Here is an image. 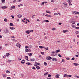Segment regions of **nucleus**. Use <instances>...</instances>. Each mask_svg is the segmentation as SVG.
<instances>
[{
    "instance_id": "1",
    "label": "nucleus",
    "mask_w": 79,
    "mask_h": 79,
    "mask_svg": "<svg viewBox=\"0 0 79 79\" xmlns=\"http://www.w3.org/2000/svg\"><path fill=\"white\" fill-rule=\"evenodd\" d=\"M52 59H53V58H52V57H51L50 56L46 57V60H50Z\"/></svg>"
},
{
    "instance_id": "2",
    "label": "nucleus",
    "mask_w": 79,
    "mask_h": 79,
    "mask_svg": "<svg viewBox=\"0 0 79 79\" xmlns=\"http://www.w3.org/2000/svg\"><path fill=\"white\" fill-rule=\"evenodd\" d=\"M16 46H17V47H18L20 48V47H21V45H20V44H19V43H17Z\"/></svg>"
},
{
    "instance_id": "3",
    "label": "nucleus",
    "mask_w": 79,
    "mask_h": 79,
    "mask_svg": "<svg viewBox=\"0 0 79 79\" xmlns=\"http://www.w3.org/2000/svg\"><path fill=\"white\" fill-rule=\"evenodd\" d=\"M25 62V60H23L22 61H21V64H24Z\"/></svg>"
},
{
    "instance_id": "4",
    "label": "nucleus",
    "mask_w": 79,
    "mask_h": 79,
    "mask_svg": "<svg viewBox=\"0 0 79 79\" xmlns=\"http://www.w3.org/2000/svg\"><path fill=\"white\" fill-rule=\"evenodd\" d=\"M73 64L75 66H78L79 65V64L77 63H73Z\"/></svg>"
},
{
    "instance_id": "5",
    "label": "nucleus",
    "mask_w": 79,
    "mask_h": 79,
    "mask_svg": "<svg viewBox=\"0 0 79 79\" xmlns=\"http://www.w3.org/2000/svg\"><path fill=\"white\" fill-rule=\"evenodd\" d=\"M30 61H35V59H34V58H31L30 59Z\"/></svg>"
},
{
    "instance_id": "6",
    "label": "nucleus",
    "mask_w": 79,
    "mask_h": 79,
    "mask_svg": "<svg viewBox=\"0 0 79 79\" xmlns=\"http://www.w3.org/2000/svg\"><path fill=\"white\" fill-rule=\"evenodd\" d=\"M52 61H56V62H57V59L56 58H53V59H52Z\"/></svg>"
},
{
    "instance_id": "7",
    "label": "nucleus",
    "mask_w": 79,
    "mask_h": 79,
    "mask_svg": "<svg viewBox=\"0 0 79 79\" xmlns=\"http://www.w3.org/2000/svg\"><path fill=\"white\" fill-rule=\"evenodd\" d=\"M45 16L48 17H52V16L48 15V14H46L45 15Z\"/></svg>"
},
{
    "instance_id": "8",
    "label": "nucleus",
    "mask_w": 79,
    "mask_h": 79,
    "mask_svg": "<svg viewBox=\"0 0 79 79\" xmlns=\"http://www.w3.org/2000/svg\"><path fill=\"white\" fill-rule=\"evenodd\" d=\"M1 8H2V9H6L8 8V7H6V6L1 7Z\"/></svg>"
},
{
    "instance_id": "9",
    "label": "nucleus",
    "mask_w": 79,
    "mask_h": 79,
    "mask_svg": "<svg viewBox=\"0 0 79 79\" xmlns=\"http://www.w3.org/2000/svg\"><path fill=\"white\" fill-rule=\"evenodd\" d=\"M25 33L27 34H30V31H28V30H27L25 31Z\"/></svg>"
},
{
    "instance_id": "10",
    "label": "nucleus",
    "mask_w": 79,
    "mask_h": 79,
    "mask_svg": "<svg viewBox=\"0 0 79 79\" xmlns=\"http://www.w3.org/2000/svg\"><path fill=\"white\" fill-rule=\"evenodd\" d=\"M26 64L28 65H29L30 66L32 65V64H31V63H30L29 62H28V63H26Z\"/></svg>"
},
{
    "instance_id": "11",
    "label": "nucleus",
    "mask_w": 79,
    "mask_h": 79,
    "mask_svg": "<svg viewBox=\"0 0 79 79\" xmlns=\"http://www.w3.org/2000/svg\"><path fill=\"white\" fill-rule=\"evenodd\" d=\"M5 34H7L9 32L8 30L6 29V30L4 31Z\"/></svg>"
},
{
    "instance_id": "12",
    "label": "nucleus",
    "mask_w": 79,
    "mask_h": 79,
    "mask_svg": "<svg viewBox=\"0 0 79 79\" xmlns=\"http://www.w3.org/2000/svg\"><path fill=\"white\" fill-rule=\"evenodd\" d=\"M56 77L57 78H59V74H57L56 75Z\"/></svg>"
},
{
    "instance_id": "13",
    "label": "nucleus",
    "mask_w": 79,
    "mask_h": 79,
    "mask_svg": "<svg viewBox=\"0 0 79 79\" xmlns=\"http://www.w3.org/2000/svg\"><path fill=\"white\" fill-rule=\"evenodd\" d=\"M28 56H32V53H28Z\"/></svg>"
},
{
    "instance_id": "14",
    "label": "nucleus",
    "mask_w": 79,
    "mask_h": 79,
    "mask_svg": "<svg viewBox=\"0 0 79 79\" xmlns=\"http://www.w3.org/2000/svg\"><path fill=\"white\" fill-rule=\"evenodd\" d=\"M9 55H10V53H6V55L5 56H6L7 57H8L9 56Z\"/></svg>"
},
{
    "instance_id": "15",
    "label": "nucleus",
    "mask_w": 79,
    "mask_h": 79,
    "mask_svg": "<svg viewBox=\"0 0 79 79\" xmlns=\"http://www.w3.org/2000/svg\"><path fill=\"white\" fill-rule=\"evenodd\" d=\"M22 17V16L20 15H17V17L18 18H21Z\"/></svg>"
},
{
    "instance_id": "16",
    "label": "nucleus",
    "mask_w": 79,
    "mask_h": 79,
    "mask_svg": "<svg viewBox=\"0 0 79 79\" xmlns=\"http://www.w3.org/2000/svg\"><path fill=\"white\" fill-rule=\"evenodd\" d=\"M39 48H40L42 49H43V48H44V46H39Z\"/></svg>"
},
{
    "instance_id": "17",
    "label": "nucleus",
    "mask_w": 79,
    "mask_h": 79,
    "mask_svg": "<svg viewBox=\"0 0 79 79\" xmlns=\"http://www.w3.org/2000/svg\"><path fill=\"white\" fill-rule=\"evenodd\" d=\"M23 6V4H20L19 5L17 6V7H21Z\"/></svg>"
},
{
    "instance_id": "18",
    "label": "nucleus",
    "mask_w": 79,
    "mask_h": 79,
    "mask_svg": "<svg viewBox=\"0 0 79 79\" xmlns=\"http://www.w3.org/2000/svg\"><path fill=\"white\" fill-rule=\"evenodd\" d=\"M10 29L11 30H13L15 29V28L12 27H10Z\"/></svg>"
},
{
    "instance_id": "19",
    "label": "nucleus",
    "mask_w": 79,
    "mask_h": 79,
    "mask_svg": "<svg viewBox=\"0 0 79 79\" xmlns=\"http://www.w3.org/2000/svg\"><path fill=\"white\" fill-rule=\"evenodd\" d=\"M44 66H47V63H46V62H44Z\"/></svg>"
},
{
    "instance_id": "20",
    "label": "nucleus",
    "mask_w": 79,
    "mask_h": 79,
    "mask_svg": "<svg viewBox=\"0 0 79 79\" xmlns=\"http://www.w3.org/2000/svg\"><path fill=\"white\" fill-rule=\"evenodd\" d=\"M1 2L2 3L4 4L5 3V0H1Z\"/></svg>"
},
{
    "instance_id": "21",
    "label": "nucleus",
    "mask_w": 79,
    "mask_h": 79,
    "mask_svg": "<svg viewBox=\"0 0 79 79\" xmlns=\"http://www.w3.org/2000/svg\"><path fill=\"white\" fill-rule=\"evenodd\" d=\"M29 49H25V52H28L29 51ZM29 51H30V50H29Z\"/></svg>"
},
{
    "instance_id": "22",
    "label": "nucleus",
    "mask_w": 79,
    "mask_h": 79,
    "mask_svg": "<svg viewBox=\"0 0 79 79\" xmlns=\"http://www.w3.org/2000/svg\"><path fill=\"white\" fill-rule=\"evenodd\" d=\"M60 52V50H56L55 52H56L57 53H59Z\"/></svg>"
},
{
    "instance_id": "23",
    "label": "nucleus",
    "mask_w": 79,
    "mask_h": 79,
    "mask_svg": "<svg viewBox=\"0 0 79 79\" xmlns=\"http://www.w3.org/2000/svg\"><path fill=\"white\" fill-rule=\"evenodd\" d=\"M44 49L46 50H48V47H47V48L44 47Z\"/></svg>"
},
{
    "instance_id": "24",
    "label": "nucleus",
    "mask_w": 79,
    "mask_h": 79,
    "mask_svg": "<svg viewBox=\"0 0 79 79\" xmlns=\"http://www.w3.org/2000/svg\"><path fill=\"white\" fill-rule=\"evenodd\" d=\"M44 22H49V21H48L47 20H44Z\"/></svg>"
},
{
    "instance_id": "25",
    "label": "nucleus",
    "mask_w": 79,
    "mask_h": 79,
    "mask_svg": "<svg viewBox=\"0 0 79 79\" xmlns=\"http://www.w3.org/2000/svg\"><path fill=\"white\" fill-rule=\"evenodd\" d=\"M70 23L73 24H75V23L74 22V21H71Z\"/></svg>"
},
{
    "instance_id": "26",
    "label": "nucleus",
    "mask_w": 79,
    "mask_h": 79,
    "mask_svg": "<svg viewBox=\"0 0 79 79\" xmlns=\"http://www.w3.org/2000/svg\"><path fill=\"white\" fill-rule=\"evenodd\" d=\"M49 73L48 72H46V73H45V74H44V75L45 76H47L48 75V74Z\"/></svg>"
},
{
    "instance_id": "27",
    "label": "nucleus",
    "mask_w": 79,
    "mask_h": 79,
    "mask_svg": "<svg viewBox=\"0 0 79 79\" xmlns=\"http://www.w3.org/2000/svg\"><path fill=\"white\" fill-rule=\"evenodd\" d=\"M36 68L37 69V70L40 69V67H36Z\"/></svg>"
},
{
    "instance_id": "28",
    "label": "nucleus",
    "mask_w": 79,
    "mask_h": 79,
    "mask_svg": "<svg viewBox=\"0 0 79 79\" xmlns=\"http://www.w3.org/2000/svg\"><path fill=\"white\" fill-rule=\"evenodd\" d=\"M15 8V6H13L11 7V8L12 9H14Z\"/></svg>"
},
{
    "instance_id": "29",
    "label": "nucleus",
    "mask_w": 79,
    "mask_h": 79,
    "mask_svg": "<svg viewBox=\"0 0 79 79\" xmlns=\"http://www.w3.org/2000/svg\"><path fill=\"white\" fill-rule=\"evenodd\" d=\"M4 21H5V22H7V21H8V20L7 19H6V18L4 19Z\"/></svg>"
},
{
    "instance_id": "30",
    "label": "nucleus",
    "mask_w": 79,
    "mask_h": 79,
    "mask_svg": "<svg viewBox=\"0 0 79 79\" xmlns=\"http://www.w3.org/2000/svg\"><path fill=\"white\" fill-rule=\"evenodd\" d=\"M10 26H14V24L12 23H10Z\"/></svg>"
},
{
    "instance_id": "31",
    "label": "nucleus",
    "mask_w": 79,
    "mask_h": 79,
    "mask_svg": "<svg viewBox=\"0 0 79 79\" xmlns=\"http://www.w3.org/2000/svg\"><path fill=\"white\" fill-rule=\"evenodd\" d=\"M6 73H10V71L8 70H7V71H6Z\"/></svg>"
},
{
    "instance_id": "32",
    "label": "nucleus",
    "mask_w": 79,
    "mask_h": 79,
    "mask_svg": "<svg viewBox=\"0 0 79 79\" xmlns=\"http://www.w3.org/2000/svg\"><path fill=\"white\" fill-rule=\"evenodd\" d=\"M36 63L37 64L36 65H40V63H37L36 62L35 63V64H36Z\"/></svg>"
},
{
    "instance_id": "33",
    "label": "nucleus",
    "mask_w": 79,
    "mask_h": 79,
    "mask_svg": "<svg viewBox=\"0 0 79 79\" xmlns=\"http://www.w3.org/2000/svg\"><path fill=\"white\" fill-rule=\"evenodd\" d=\"M75 77H76V78H79V76L77 75H75Z\"/></svg>"
},
{
    "instance_id": "34",
    "label": "nucleus",
    "mask_w": 79,
    "mask_h": 79,
    "mask_svg": "<svg viewBox=\"0 0 79 79\" xmlns=\"http://www.w3.org/2000/svg\"><path fill=\"white\" fill-rule=\"evenodd\" d=\"M33 31H34L33 30H31L28 31H29L31 32H32Z\"/></svg>"
},
{
    "instance_id": "35",
    "label": "nucleus",
    "mask_w": 79,
    "mask_h": 79,
    "mask_svg": "<svg viewBox=\"0 0 79 79\" xmlns=\"http://www.w3.org/2000/svg\"><path fill=\"white\" fill-rule=\"evenodd\" d=\"M63 33H65L66 32H67V31H66V30H63Z\"/></svg>"
},
{
    "instance_id": "36",
    "label": "nucleus",
    "mask_w": 79,
    "mask_h": 79,
    "mask_svg": "<svg viewBox=\"0 0 79 79\" xmlns=\"http://www.w3.org/2000/svg\"><path fill=\"white\" fill-rule=\"evenodd\" d=\"M72 76V75H68L67 76V77H71Z\"/></svg>"
},
{
    "instance_id": "37",
    "label": "nucleus",
    "mask_w": 79,
    "mask_h": 79,
    "mask_svg": "<svg viewBox=\"0 0 79 79\" xmlns=\"http://www.w3.org/2000/svg\"><path fill=\"white\" fill-rule=\"evenodd\" d=\"M16 2H17L16 0H14V1H13V2H13V3H14Z\"/></svg>"
},
{
    "instance_id": "38",
    "label": "nucleus",
    "mask_w": 79,
    "mask_h": 79,
    "mask_svg": "<svg viewBox=\"0 0 79 79\" xmlns=\"http://www.w3.org/2000/svg\"><path fill=\"white\" fill-rule=\"evenodd\" d=\"M48 77H51V75L48 74Z\"/></svg>"
},
{
    "instance_id": "39",
    "label": "nucleus",
    "mask_w": 79,
    "mask_h": 79,
    "mask_svg": "<svg viewBox=\"0 0 79 79\" xmlns=\"http://www.w3.org/2000/svg\"><path fill=\"white\" fill-rule=\"evenodd\" d=\"M58 56L60 57H62V56H61V55L60 54H58Z\"/></svg>"
},
{
    "instance_id": "40",
    "label": "nucleus",
    "mask_w": 79,
    "mask_h": 79,
    "mask_svg": "<svg viewBox=\"0 0 79 79\" xmlns=\"http://www.w3.org/2000/svg\"><path fill=\"white\" fill-rule=\"evenodd\" d=\"M63 4H64V5L65 6H67V4L65 2H64V3H63Z\"/></svg>"
},
{
    "instance_id": "41",
    "label": "nucleus",
    "mask_w": 79,
    "mask_h": 79,
    "mask_svg": "<svg viewBox=\"0 0 79 79\" xmlns=\"http://www.w3.org/2000/svg\"><path fill=\"white\" fill-rule=\"evenodd\" d=\"M77 13V12H76V11H73L72 12L73 14H76Z\"/></svg>"
},
{
    "instance_id": "42",
    "label": "nucleus",
    "mask_w": 79,
    "mask_h": 79,
    "mask_svg": "<svg viewBox=\"0 0 79 79\" xmlns=\"http://www.w3.org/2000/svg\"><path fill=\"white\" fill-rule=\"evenodd\" d=\"M68 76H69V75H67L66 74H65L64 75V77H66Z\"/></svg>"
},
{
    "instance_id": "43",
    "label": "nucleus",
    "mask_w": 79,
    "mask_h": 79,
    "mask_svg": "<svg viewBox=\"0 0 79 79\" xmlns=\"http://www.w3.org/2000/svg\"><path fill=\"white\" fill-rule=\"evenodd\" d=\"M55 56V55H54V54H53V53L52 54V56L54 57Z\"/></svg>"
},
{
    "instance_id": "44",
    "label": "nucleus",
    "mask_w": 79,
    "mask_h": 79,
    "mask_svg": "<svg viewBox=\"0 0 79 79\" xmlns=\"http://www.w3.org/2000/svg\"><path fill=\"white\" fill-rule=\"evenodd\" d=\"M79 32L78 31H76V34H78L79 33Z\"/></svg>"
},
{
    "instance_id": "45",
    "label": "nucleus",
    "mask_w": 79,
    "mask_h": 79,
    "mask_svg": "<svg viewBox=\"0 0 79 79\" xmlns=\"http://www.w3.org/2000/svg\"><path fill=\"white\" fill-rule=\"evenodd\" d=\"M75 27H76V26L75 25H72V27L73 28H75Z\"/></svg>"
},
{
    "instance_id": "46",
    "label": "nucleus",
    "mask_w": 79,
    "mask_h": 79,
    "mask_svg": "<svg viewBox=\"0 0 79 79\" xmlns=\"http://www.w3.org/2000/svg\"><path fill=\"white\" fill-rule=\"evenodd\" d=\"M21 1H22V0H18V1H17V2H21Z\"/></svg>"
},
{
    "instance_id": "47",
    "label": "nucleus",
    "mask_w": 79,
    "mask_h": 79,
    "mask_svg": "<svg viewBox=\"0 0 79 79\" xmlns=\"http://www.w3.org/2000/svg\"><path fill=\"white\" fill-rule=\"evenodd\" d=\"M36 69V68H35V67H32V69Z\"/></svg>"
},
{
    "instance_id": "48",
    "label": "nucleus",
    "mask_w": 79,
    "mask_h": 79,
    "mask_svg": "<svg viewBox=\"0 0 79 79\" xmlns=\"http://www.w3.org/2000/svg\"><path fill=\"white\" fill-rule=\"evenodd\" d=\"M74 57H73V58H72V59H71V60H74Z\"/></svg>"
},
{
    "instance_id": "49",
    "label": "nucleus",
    "mask_w": 79,
    "mask_h": 79,
    "mask_svg": "<svg viewBox=\"0 0 79 79\" xmlns=\"http://www.w3.org/2000/svg\"><path fill=\"white\" fill-rule=\"evenodd\" d=\"M75 29H79V27H75Z\"/></svg>"
},
{
    "instance_id": "50",
    "label": "nucleus",
    "mask_w": 79,
    "mask_h": 79,
    "mask_svg": "<svg viewBox=\"0 0 79 79\" xmlns=\"http://www.w3.org/2000/svg\"><path fill=\"white\" fill-rule=\"evenodd\" d=\"M58 14L57 13H54V15H57Z\"/></svg>"
},
{
    "instance_id": "51",
    "label": "nucleus",
    "mask_w": 79,
    "mask_h": 79,
    "mask_svg": "<svg viewBox=\"0 0 79 79\" xmlns=\"http://www.w3.org/2000/svg\"><path fill=\"white\" fill-rule=\"evenodd\" d=\"M7 79H11V78L10 77H7Z\"/></svg>"
},
{
    "instance_id": "52",
    "label": "nucleus",
    "mask_w": 79,
    "mask_h": 79,
    "mask_svg": "<svg viewBox=\"0 0 79 79\" xmlns=\"http://www.w3.org/2000/svg\"><path fill=\"white\" fill-rule=\"evenodd\" d=\"M40 52L41 54H42V55H44V52Z\"/></svg>"
},
{
    "instance_id": "53",
    "label": "nucleus",
    "mask_w": 79,
    "mask_h": 79,
    "mask_svg": "<svg viewBox=\"0 0 79 79\" xmlns=\"http://www.w3.org/2000/svg\"><path fill=\"white\" fill-rule=\"evenodd\" d=\"M11 17L12 18V19H14V17L13 15H11Z\"/></svg>"
},
{
    "instance_id": "54",
    "label": "nucleus",
    "mask_w": 79,
    "mask_h": 79,
    "mask_svg": "<svg viewBox=\"0 0 79 79\" xmlns=\"http://www.w3.org/2000/svg\"><path fill=\"white\" fill-rule=\"evenodd\" d=\"M69 5L71 6L72 5V4H71V2H69Z\"/></svg>"
},
{
    "instance_id": "55",
    "label": "nucleus",
    "mask_w": 79,
    "mask_h": 79,
    "mask_svg": "<svg viewBox=\"0 0 79 79\" xmlns=\"http://www.w3.org/2000/svg\"><path fill=\"white\" fill-rule=\"evenodd\" d=\"M62 24V23H59V25H61Z\"/></svg>"
},
{
    "instance_id": "56",
    "label": "nucleus",
    "mask_w": 79,
    "mask_h": 79,
    "mask_svg": "<svg viewBox=\"0 0 79 79\" xmlns=\"http://www.w3.org/2000/svg\"><path fill=\"white\" fill-rule=\"evenodd\" d=\"M25 59H28V56H25Z\"/></svg>"
},
{
    "instance_id": "57",
    "label": "nucleus",
    "mask_w": 79,
    "mask_h": 79,
    "mask_svg": "<svg viewBox=\"0 0 79 79\" xmlns=\"http://www.w3.org/2000/svg\"><path fill=\"white\" fill-rule=\"evenodd\" d=\"M56 53V52H54V51H53V52H52V53Z\"/></svg>"
},
{
    "instance_id": "58",
    "label": "nucleus",
    "mask_w": 79,
    "mask_h": 79,
    "mask_svg": "<svg viewBox=\"0 0 79 79\" xmlns=\"http://www.w3.org/2000/svg\"><path fill=\"white\" fill-rule=\"evenodd\" d=\"M55 30V28H53L52 29V30L54 31V30Z\"/></svg>"
},
{
    "instance_id": "59",
    "label": "nucleus",
    "mask_w": 79,
    "mask_h": 79,
    "mask_svg": "<svg viewBox=\"0 0 79 79\" xmlns=\"http://www.w3.org/2000/svg\"><path fill=\"white\" fill-rule=\"evenodd\" d=\"M62 62H64V59H62Z\"/></svg>"
},
{
    "instance_id": "60",
    "label": "nucleus",
    "mask_w": 79,
    "mask_h": 79,
    "mask_svg": "<svg viewBox=\"0 0 79 79\" xmlns=\"http://www.w3.org/2000/svg\"><path fill=\"white\" fill-rule=\"evenodd\" d=\"M66 59H67V60H70V58H66Z\"/></svg>"
},
{
    "instance_id": "61",
    "label": "nucleus",
    "mask_w": 79,
    "mask_h": 79,
    "mask_svg": "<svg viewBox=\"0 0 79 79\" xmlns=\"http://www.w3.org/2000/svg\"><path fill=\"white\" fill-rule=\"evenodd\" d=\"M25 48H28V46H25Z\"/></svg>"
},
{
    "instance_id": "62",
    "label": "nucleus",
    "mask_w": 79,
    "mask_h": 79,
    "mask_svg": "<svg viewBox=\"0 0 79 79\" xmlns=\"http://www.w3.org/2000/svg\"><path fill=\"white\" fill-rule=\"evenodd\" d=\"M73 42H75V39H73Z\"/></svg>"
},
{
    "instance_id": "63",
    "label": "nucleus",
    "mask_w": 79,
    "mask_h": 79,
    "mask_svg": "<svg viewBox=\"0 0 79 79\" xmlns=\"http://www.w3.org/2000/svg\"><path fill=\"white\" fill-rule=\"evenodd\" d=\"M44 3H44V2H42V4H41V5H44Z\"/></svg>"
},
{
    "instance_id": "64",
    "label": "nucleus",
    "mask_w": 79,
    "mask_h": 79,
    "mask_svg": "<svg viewBox=\"0 0 79 79\" xmlns=\"http://www.w3.org/2000/svg\"><path fill=\"white\" fill-rule=\"evenodd\" d=\"M6 75H3V77H6Z\"/></svg>"
}]
</instances>
